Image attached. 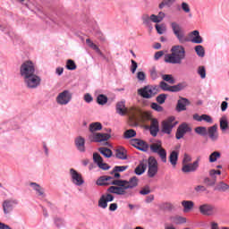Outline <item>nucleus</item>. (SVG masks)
<instances>
[{
    "label": "nucleus",
    "mask_w": 229,
    "mask_h": 229,
    "mask_svg": "<svg viewBox=\"0 0 229 229\" xmlns=\"http://www.w3.org/2000/svg\"><path fill=\"white\" fill-rule=\"evenodd\" d=\"M181 205L183 207L184 214L191 212V210L194 208V202H192V200H182Z\"/></svg>",
    "instance_id": "nucleus-29"
},
{
    "label": "nucleus",
    "mask_w": 229,
    "mask_h": 229,
    "mask_svg": "<svg viewBox=\"0 0 229 229\" xmlns=\"http://www.w3.org/2000/svg\"><path fill=\"white\" fill-rule=\"evenodd\" d=\"M54 223L57 228H60L65 225V221L63 218L60 217H55L54 218Z\"/></svg>",
    "instance_id": "nucleus-53"
},
{
    "label": "nucleus",
    "mask_w": 229,
    "mask_h": 229,
    "mask_svg": "<svg viewBox=\"0 0 229 229\" xmlns=\"http://www.w3.org/2000/svg\"><path fill=\"white\" fill-rule=\"evenodd\" d=\"M102 198H104V199L107 202L110 203V201L114 200V195L107 193L106 195H102Z\"/></svg>",
    "instance_id": "nucleus-64"
},
{
    "label": "nucleus",
    "mask_w": 229,
    "mask_h": 229,
    "mask_svg": "<svg viewBox=\"0 0 229 229\" xmlns=\"http://www.w3.org/2000/svg\"><path fill=\"white\" fill-rule=\"evenodd\" d=\"M148 167L147 172L148 178H155L156 174H158V161L154 157H150L148 159Z\"/></svg>",
    "instance_id": "nucleus-11"
},
{
    "label": "nucleus",
    "mask_w": 229,
    "mask_h": 229,
    "mask_svg": "<svg viewBox=\"0 0 229 229\" xmlns=\"http://www.w3.org/2000/svg\"><path fill=\"white\" fill-rule=\"evenodd\" d=\"M202 121H205L206 123H209L210 124H212V123H214V120L208 114H202Z\"/></svg>",
    "instance_id": "nucleus-62"
},
{
    "label": "nucleus",
    "mask_w": 229,
    "mask_h": 229,
    "mask_svg": "<svg viewBox=\"0 0 229 229\" xmlns=\"http://www.w3.org/2000/svg\"><path fill=\"white\" fill-rule=\"evenodd\" d=\"M161 210H168L169 212L174 210V204L171 202H163L159 205Z\"/></svg>",
    "instance_id": "nucleus-33"
},
{
    "label": "nucleus",
    "mask_w": 229,
    "mask_h": 229,
    "mask_svg": "<svg viewBox=\"0 0 229 229\" xmlns=\"http://www.w3.org/2000/svg\"><path fill=\"white\" fill-rule=\"evenodd\" d=\"M150 127L149 131L152 137H157L158 135V131H160V124L158 123V120L156 118H149Z\"/></svg>",
    "instance_id": "nucleus-19"
},
{
    "label": "nucleus",
    "mask_w": 229,
    "mask_h": 229,
    "mask_svg": "<svg viewBox=\"0 0 229 229\" xmlns=\"http://www.w3.org/2000/svg\"><path fill=\"white\" fill-rule=\"evenodd\" d=\"M208 129H207V127L199 126L195 128V133H197L198 135H201L202 137H205L206 135H208Z\"/></svg>",
    "instance_id": "nucleus-39"
},
{
    "label": "nucleus",
    "mask_w": 229,
    "mask_h": 229,
    "mask_svg": "<svg viewBox=\"0 0 229 229\" xmlns=\"http://www.w3.org/2000/svg\"><path fill=\"white\" fill-rule=\"evenodd\" d=\"M162 80H164V81H166L167 83H170V85H174V83H176L174 77H173V75L171 74H163Z\"/></svg>",
    "instance_id": "nucleus-40"
},
{
    "label": "nucleus",
    "mask_w": 229,
    "mask_h": 229,
    "mask_svg": "<svg viewBox=\"0 0 229 229\" xmlns=\"http://www.w3.org/2000/svg\"><path fill=\"white\" fill-rule=\"evenodd\" d=\"M216 174H218V175L221 174V171L220 170H214V169L209 171V176H211V179L214 180V178H216Z\"/></svg>",
    "instance_id": "nucleus-63"
},
{
    "label": "nucleus",
    "mask_w": 229,
    "mask_h": 229,
    "mask_svg": "<svg viewBox=\"0 0 229 229\" xmlns=\"http://www.w3.org/2000/svg\"><path fill=\"white\" fill-rule=\"evenodd\" d=\"M137 78L139 81H146V73L144 72H138Z\"/></svg>",
    "instance_id": "nucleus-60"
},
{
    "label": "nucleus",
    "mask_w": 229,
    "mask_h": 229,
    "mask_svg": "<svg viewBox=\"0 0 229 229\" xmlns=\"http://www.w3.org/2000/svg\"><path fill=\"white\" fill-rule=\"evenodd\" d=\"M36 73L37 69L35 68V63L31 61H25L20 66V76L22 78V80Z\"/></svg>",
    "instance_id": "nucleus-5"
},
{
    "label": "nucleus",
    "mask_w": 229,
    "mask_h": 229,
    "mask_svg": "<svg viewBox=\"0 0 229 229\" xmlns=\"http://www.w3.org/2000/svg\"><path fill=\"white\" fill-rule=\"evenodd\" d=\"M131 144L140 151H148V149H149L148 143L139 139L131 140Z\"/></svg>",
    "instance_id": "nucleus-18"
},
{
    "label": "nucleus",
    "mask_w": 229,
    "mask_h": 229,
    "mask_svg": "<svg viewBox=\"0 0 229 229\" xmlns=\"http://www.w3.org/2000/svg\"><path fill=\"white\" fill-rule=\"evenodd\" d=\"M98 151L101 153V155H103V157H106V158H110V157L113 155L112 150L105 147L99 148Z\"/></svg>",
    "instance_id": "nucleus-36"
},
{
    "label": "nucleus",
    "mask_w": 229,
    "mask_h": 229,
    "mask_svg": "<svg viewBox=\"0 0 229 229\" xmlns=\"http://www.w3.org/2000/svg\"><path fill=\"white\" fill-rule=\"evenodd\" d=\"M29 185L38 198H41V199H44V198H46V191L42 186H40V184L37 182H30Z\"/></svg>",
    "instance_id": "nucleus-17"
},
{
    "label": "nucleus",
    "mask_w": 229,
    "mask_h": 229,
    "mask_svg": "<svg viewBox=\"0 0 229 229\" xmlns=\"http://www.w3.org/2000/svg\"><path fill=\"white\" fill-rule=\"evenodd\" d=\"M165 99H167V95L160 94L157 97L156 101L159 103V105H164V103H165Z\"/></svg>",
    "instance_id": "nucleus-52"
},
{
    "label": "nucleus",
    "mask_w": 229,
    "mask_h": 229,
    "mask_svg": "<svg viewBox=\"0 0 229 229\" xmlns=\"http://www.w3.org/2000/svg\"><path fill=\"white\" fill-rule=\"evenodd\" d=\"M195 52L200 58L205 57V47L203 46L199 45L195 47Z\"/></svg>",
    "instance_id": "nucleus-41"
},
{
    "label": "nucleus",
    "mask_w": 229,
    "mask_h": 229,
    "mask_svg": "<svg viewBox=\"0 0 229 229\" xmlns=\"http://www.w3.org/2000/svg\"><path fill=\"white\" fill-rule=\"evenodd\" d=\"M150 106H151L152 110H155L156 112H164V107H162L157 103L154 102V103L151 104Z\"/></svg>",
    "instance_id": "nucleus-55"
},
{
    "label": "nucleus",
    "mask_w": 229,
    "mask_h": 229,
    "mask_svg": "<svg viewBox=\"0 0 229 229\" xmlns=\"http://www.w3.org/2000/svg\"><path fill=\"white\" fill-rule=\"evenodd\" d=\"M171 28L174 35H175L180 44H185V42H187V38H185V33L183 32L182 26H180L178 22L173 21L171 23Z\"/></svg>",
    "instance_id": "nucleus-10"
},
{
    "label": "nucleus",
    "mask_w": 229,
    "mask_h": 229,
    "mask_svg": "<svg viewBox=\"0 0 229 229\" xmlns=\"http://www.w3.org/2000/svg\"><path fill=\"white\" fill-rule=\"evenodd\" d=\"M178 156L179 153L176 150H174L169 155V162L173 167H176V164H178Z\"/></svg>",
    "instance_id": "nucleus-30"
},
{
    "label": "nucleus",
    "mask_w": 229,
    "mask_h": 229,
    "mask_svg": "<svg viewBox=\"0 0 229 229\" xmlns=\"http://www.w3.org/2000/svg\"><path fill=\"white\" fill-rule=\"evenodd\" d=\"M23 6L30 10V12H42V6L38 4V2L36 0H17Z\"/></svg>",
    "instance_id": "nucleus-15"
},
{
    "label": "nucleus",
    "mask_w": 229,
    "mask_h": 229,
    "mask_svg": "<svg viewBox=\"0 0 229 229\" xmlns=\"http://www.w3.org/2000/svg\"><path fill=\"white\" fill-rule=\"evenodd\" d=\"M217 158H221V153L215 151L209 156V162L214 163L217 161Z\"/></svg>",
    "instance_id": "nucleus-47"
},
{
    "label": "nucleus",
    "mask_w": 229,
    "mask_h": 229,
    "mask_svg": "<svg viewBox=\"0 0 229 229\" xmlns=\"http://www.w3.org/2000/svg\"><path fill=\"white\" fill-rule=\"evenodd\" d=\"M141 21L145 26H150L152 22L151 16L146 13L141 16Z\"/></svg>",
    "instance_id": "nucleus-44"
},
{
    "label": "nucleus",
    "mask_w": 229,
    "mask_h": 229,
    "mask_svg": "<svg viewBox=\"0 0 229 229\" xmlns=\"http://www.w3.org/2000/svg\"><path fill=\"white\" fill-rule=\"evenodd\" d=\"M70 176L72 183H73V185H76V187H81V185L85 183L83 175L78 173V171H76L74 168L70 169Z\"/></svg>",
    "instance_id": "nucleus-13"
},
{
    "label": "nucleus",
    "mask_w": 229,
    "mask_h": 229,
    "mask_svg": "<svg viewBox=\"0 0 229 229\" xmlns=\"http://www.w3.org/2000/svg\"><path fill=\"white\" fill-rule=\"evenodd\" d=\"M161 148H162V145L157 143H154L150 146V149L151 151H153V153H157Z\"/></svg>",
    "instance_id": "nucleus-58"
},
{
    "label": "nucleus",
    "mask_w": 229,
    "mask_h": 229,
    "mask_svg": "<svg viewBox=\"0 0 229 229\" xmlns=\"http://www.w3.org/2000/svg\"><path fill=\"white\" fill-rule=\"evenodd\" d=\"M189 162H192V157L189 154H184L182 158V165L189 164Z\"/></svg>",
    "instance_id": "nucleus-59"
},
{
    "label": "nucleus",
    "mask_w": 229,
    "mask_h": 229,
    "mask_svg": "<svg viewBox=\"0 0 229 229\" xmlns=\"http://www.w3.org/2000/svg\"><path fill=\"white\" fill-rule=\"evenodd\" d=\"M191 127H189V125L187 123H182L181 125H179L175 137L178 140H180V139H183V136L185 135V133H188V131H191Z\"/></svg>",
    "instance_id": "nucleus-21"
},
{
    "label": "nucleus",
    "mask_w": 229,
    "mask_h": 229,
    "mask_svg": "<svg viewBox=\"0 0 229 229\" xmlns=\"http://www.w3.org/2000/svg\"><path fill=\"white\" fill-rule=\"evenodd\" d=\"M135 135H137L135 130L131 129L124 131L123 137L124 139H131L132 137H135Z\"/></svg>",
    "instance_id": "nucleus-46"
},
{
    "label": "nucleus",
    "mask_w": 229,
    "mask_h": 229,
    "mask_svg": "<svg viewBox=\"0 0 229 229\" xmlns=\"http://www.w3.org/2000/svg\"><path fill=\"white\" fill-rule=\"evenodd\" d=\"M93 162L99 165L103 162V157L98 152L93 153Z\"/></svg>",
    "instance_id": "nucleus-48"
},
{
    "label": "nucleus",
    "mask_w": 229,
    "mask_h": 229,
    "mask_svg": "<svg viewBox=\"0 0 229 229\" xmlns=\"http://www.w3.org/2000/svg\"><path fill=\"white\" fill-rule=\"evenodd\" d=\"M170 219L174 225H183L187 223V218L180 216H172Z\"/></svg>",
    "instance_id": "nucleus-35"
},
{
    "label": "nucleus",
    "mask_w": 229,
    "mask_h": 229,
    "mask_svg": "<svg viewBox=\"0 0 229 229\" xmlns=\"http://www.w3.org/2000/svg\"><path fill=\"white\" fill-rule=\"evenodd\" d=\"M72 99V93H71L69 89H65L60 92L55 98V101L57 105H60L61 106H67L68 104L71 103Z\"/></svg>",
    "instance_id": "nucleus-7"
},
{
    "label": "nucleus",
    "mask_w": 229,
    "mask_h": 229,
    "mask_svg": "<svg viewBox=\"0 0 229 229\" xmlns=\"http://www.w3.org/2000/svg\"><path fill=\"white\" fill-rule=\"evenodd\" d=\"M197 74H199L201 80H205L207 78V68L205 66H199L197 68Z\"/></svg>",
    "instance_id": "nucleus-38"
},
{
    "label": "nucleus",
    "mask_w": 229,
    "mask_h": 229,
    "mask_svg": "<svg viewBox=\"0 0 229 229\" xmlns=\"http://www.w3.org/2000/svg\"><path fill=\"white\" fill-rule=\"evenodd\" d=\"M150 78L152 80H157L158 78V72H157V69L156 68H152L150 70Z\"/></svg>",
    "instance_id": "nucleus-61"
},
{
    "label": "nucleus",
    "mask_w": 229,
    "mask_h": 229,
    "mask_svg": "<svg viewBox=\"0 0 229 229\" xmlns=\"http://www.w3.org/2000/svg\"><path fill=\"white\" fill-rule=\"evenodd\" d=\"M74 143L76 149H78L80 153H85V151H87V148H85V138L79 136L75 138Z\"/></svg>",
    "instance_id": "nucleus-24"
},
{
    "label": "nucleus",
    "mask_w": 229,
    "mask_h": 229,
    "mask_svg": "<svg viewBox=\"0 0 229 229\" xmlns=\"http://www.w3.org/2000/svg\"><path fill=\"white\" fill-rule=\"evenodd\" d=\"M86 44L88 47H90V49H93V51H96V53H98V55H103V53L101 52V49H99V47L94 44V41L91 40L90 38L86 39Z\"/></svg>",
    "instance_id": "nucleus-31"
},
{
    "label": "nucleus",
    "mask_w": 229,
    "mask_h": 229,
    "mask_svg": "<svg viewBox=\"0 0 229 229\" xmlns=\"http://www.w3.org/2000/svg\"><path fill=\"white\" fill-rule=\"evenodd\" d=\"M199 167V159H197L193 163H186L182 165V173H195Z\"/></svg>",
    "instance_id": "nucleus-16"
},
{
    "label": "nucleus",
    "mask_w": 229,
    "mask_h": 229,
    "mask_svg": "<svg viewBox=\"0 0 229 229\" xmlns=\"http://www.w3.org/2000/svg\"><path fill=\"white\" fill-rule=\"evenodd\" d=\"M157 155L160 157L162 162H164V164H165V162H167V152L165 151V149L161 148L158 152Z\"/></svg>",
    "instance_id": "nucleus-45"
},
{
    "label": "nucleus",
    "mask_w": 229,
    "mask_h": 229,
    "mask_svg": "<svg viewBox=\"0 0 229 229\" xmlns=\"http://www.w3.org/2000/svg\"><path fill=\"white\" fill-rule=\"evenodd\" d=\"M98 207L99 208H106L108 207V202L105 199V197L101 196L98 199Z\"/></svg>",
    "instance_id": "nucleus-50"
},
{
    "label": "nucleus",
    "mask_w": 229,
    "mask_h": 229,
    "mask_svg": "<svg viewBox=\"0 0 229 229\" xmlns=\"http://www.w3.org/2000/svg\"><path fill=\"white\" fill-rule=\"evenodd\" d=\"M155 28L158 35H164V32L166 31L165 24H156Z\"/></svg>",
    "instance_id": "nucleus-49"
},
{
    "label": "nucleus",
    "mask_w": 229,
    "mask_h": 229,
    "mask_svg": "<svg viewBox=\"0 0 229 229\" xmlns=\"http://www.w3.org/2000/svg\"><path fill=\"white\" fill-rule=\"evenodd\" d=\"M186 52L185 47L182 45H175L172 47L170 54L165 55V64H173L174 65H181L182 62L185 59Z\"/></svg>",
    "instance_id": "nucleus-2"
},
{
    "label": "nucleus",
    "mask_w": 229,
    "mask_h": 229,
    "mask_svg": "<svg viewBox=\"0 0 229 229\" xmlns=\"http://www.w3.org/2000/svg\"><path fill=\"white\" fill-rule=\"evenodd\" d=\"M116 183H120V188H114V190L118 192V196H123V198H131V196H135L133 189L139 185V178H137V176H133L129 181L121 180L116 182Z\"/></svg>",
    "instance_id": "nucleus-1"
},
{
    "label": "nucleus",
    "mask_w": 229,
    "mask_h": 229,
    "mask_svg": "<svg viewBox=\"0 0 229 229\" xmlns=\"http://www.w3.org/2000/svg\"><path fill=\"white\" fill-rule=\"evenodd\" d=\"M22 80L26 89H29V90H35V89H38L42 83V78L37 75V73L25 77V79Z\"/></svg>",
    "instance_id": "nucleus-6"
},
{
    "label": "nucleus",
    "mask_w": 229,
    "mask_h": 229,
    "mask_svg": "<svg viewBox=\"0 0 229 229\" xmlns=\"http://www.w3.org/2000/svg\"><path fill=\"white\" fill-rule=\"evenodd\" d=\"M76 63H74L72 59L66 61V69H68V71H76Z\"/></svg>",
    "instance_id": "nucleus-43"
},
{
    "label": "nucleus",
    "mask_w": 229,
    "mask_h": 229,
    "mask_svg": "<svg viewBox=\"0 0 229 229\" xmlns=\"http://www.w3.org/2000/svg\"><path fill=\"white\" fill-rule=\"evenodd\" d=\"M160 88L157 85H147L143 88L138 89V96L143 98V99H151L158 94Z\"/></svg>",
    "instance_id": "nucleus-4"
},
{
    "label": "nucleus",
    "mask_w": 229,
    "mask_h": 229,
    "mask_svg": "<svg viewBox=\"0 0 229 229\" xmlns=\"http://www.w3.org/2000/svg\"><path fill=\"white\" fill-rule=\"evenodd\" d=\"M176 124H178V122H176L174 116H170L166 120L162 122L161 131L163 133H165L166 135H171L173 128H174Z\"/></svg>",
    "instance_id": "nucleus-8"
},
{
    "label": "nucleus",
    "mask_w": 229,
    "mask_h": 229,
    "mask_svg": "<svg viewBox=\"0 0 229 229\" xmlns=\"http://www.w3.org/2000/svg\"><path fill=\"white\" fill-rule=\"evenodd\" d=\"M216 181H217V178L210 179L208 177H206L204 179V183H206V185H208L209 187H214V185H216Z\"/></svg>",
    "instance_id": "nucleus-51"
},
{
    "label": "nucleus",
    "mask_w": 229,
    "mask_h": 229,
    "mask_svg": "<svg viewBox=\"0 0 229 229\" xmlns=\"http://www.w3.org/2000/svg\"><path fill=\"white\" fill-rule=\"evenodd\" d=\"M162 90L167 92H180V90H183L187 87L185 82L179 83L177 85L169 86L165 81H161L158 86Z\"/></svg>",
    "instance_id": "nucleus-12"
},
{
    "label": "nucleus",
    "mask_w": 229,
    "mask_h": 229,
    "mask_svg": "<svg viewBox=\"0 0 229 229\" xmlns=\"http://www.w3.org/2000/svg\"><path fill=\"white\" fill-rule=\"evenodd\" d=\"M189 37L192 44H203V38L199 35V30L190 32Z\"/></svg>",
    "instance_id": "nucleus-23"
},
{
    "label": "nucleus",
    "mask_w": 229,
    "mask_h": 229,
    "mask_svg": "<svg viewBox=\"0 0 229 229\" xmlns=\"http://www.w3.org/2000/svg\"><path fill=\"white\" fill-rule=\"evenodd\" d=\"M116 114L122 116H124L126 114H128V108L126 107L125 101H120L116 103Z\"/></svg>",
    "instance_id": "nucleus-25"
},
{
    "label": "nucleus",
    "mask_w": 229,
    "mask_h": 229,
    "mask_svg": "<svg viewBox=\"0 0 229 229\" xmlns=\"http://www.w3.org/2000/svg\"><path fill=\"white\" fill-rule=\"evenodd\" d=\"M97 102L98 105H106V103H108V98L103 94H100L97 98Z\"/></svg>",
    "instance_id": "nucleus-42"
},
{
    "label": "nucleus",
    "mask_w": 229,
    "mask_h": 229,
    "mask_svg": "<svg viewBox=\"0 0 229 229\" xmlns=\"http://www.w3.org/2000/svg\"><path fill=\"white\" fill-rule=\"evenodd\" d=\"M176 0H164L160 4L159 8L162 10L164 6H172V4L174 3Z\"/></svg>",
    "instance_id": "nucleus-54"
},
{
    "label": "nucleus",
    "mask_w": 229,
    "mask_h": 229,
    "mask_svg": "<svg viewBox=\"0 0 229 229\" xmlns=\"http://www.w3.org/2000/svg\"><path fill=\"white\" fill-rule=\"evenodd\" d=\"M208 135L212 142L219 140V132L217 131V124L212 125L208 128Z\"/></svg>",
    "instance_id": "nucleus-20"
},
{
    "label": "nucleus",
    "mask_w": 229,
    "mask_h": 229,
    "mask_svg": "<svg viewBox=\"0 0 229 229\" xmlns=\"http://www.w3.org/2000/svg\"><path fill=\"white\" fill-rule=\"evenodd\" d=\"M181 8L182 11H184L185 13H191V6L189 4L182 2L181 4Z\"/></svg>",
    "instance_id": "nucleus-56"
},
{
    "label": "nucleus",
    "mask_w": 229,
    "mask_h": 229,
    "mask_svg": "<svg viewBox=\"0 0 229 229\" xmlns=\"http://www.w3.org/2000/svg\"><path fill=\"white\" fill-rule=\"evenodd\" d=\"M126 153L127 151L123 148L116 149V158H120V160H126V158H128Z\"/></svg>",
    "instance_id": "nucleus-32"
},
{
    "label": "nucleus",
    "mask_w": 229,
    "mask_h": 229,
    "mask_svg": "<svg viewBox=\"0 0 229 229\" xmlns=\"http://www.w3.org/2000/svg\"><path fill=\"white\" fill-rule=\"evenodd\" d=\"M128 169V165H116L114 167L113 171L111 172V174H114V178H121V174L119 173H124Z\"/></svg>",
    "instance_id": "nucleus-27"
},
{
    "label": "nucleus",
    "mask_w": 229,
    "mask_h": 229,
    "mask_svg": "<svg viewBox=\"0 0 229 229\" xmlns=\"http://www.w3.org/2000/svg\"><path fill=\"white\" fill-rule=\"evenodd\" d=\"M16 205H19V200L17 199H6L2 202V209L4 215L10 216L13 212Z\"/></svg>",
    "instance_id": "nucleus-9"
},
{
    "label": "nucleus",
    "mask_w": 229,
    "mask_h": 229,
    "mask_svg": "<svg viewBox=\"0 0 229 229\" xmlns=\"http://www.w3.org/2000/svg\"><path fill=\"white\" fill-rule=\"evenodd\" d=\"M229 185L225 182H220L215 188V191H220L221 192H226L228 191Z\"/></svg>",
    "instance_id": "nucleus-37"
},
{
    "label": "nucleus",
    "mask_w": 229,
    "mask_h": 229,
    "mask_svg": "<svg viewBox=\"0 0 229 229\" xmlns=\"http://www.w3.org/2000/svg\"><path fill=\"white\" fill-rule=\"evenodd\" d=\"M103 125H101V123H93L89 125V131L90 134L89 135V140L90 142H106L108 139H110V134L108 133H101V132H96L99 131V130H102Z\"/></svg>",
    "instance_id": "nucleus-3"
},
{
    "label": "nucleus",
    "mask_w": 229,
    "mask_h": 229,
    "mask_svg": "<svg viewBox=\"0 0 229 229\" xmlns=\"http://www.w3.org/2000/svg\"><path fill=\"white\" fill-rule=\"evenodd\" d=\"M220 130H222L223 133L228 130V118H226V116L220 118Z\"/></svg>",
    "instance_id": "nucleus-34"
},
{
    "label": "nucleus",
    "mask_w": 229,
    "mask_h": 229,
    "mask_svg": "<svg viewBox=\"0 0 229 229\" xmlns=\"http://www.w3.org/2000/svg\"><path fill=\"white\" fill-rule=\"evenodd\" d=\"M199 210L202 216H214V206L210 204H203L199 207Z\"/></svg>",
    "instance_id": "nucleus-22"
},
{
    "label": "nucleus",
    "mask_w": 229,
    "mask_h": 229,
    "mask_svg": "<svg viewBox=\"0 0 229 229\" xmlns=\"http://www.w3.org/2000/svg\"><path fill=\"white\" fill-rule=\"evenodd\" d=\"M106 185H114V186H110L108 189H107V192H110V194H116L117 196H119V192H117V190H114V189H119L121 185V183H118L117 182H121V180H117L115 179L114 176H108V175H106Z\"/></svg>",
    "instance_id": "nucleus-14"
},
{
    "label": "nucleus",
    "mask_w": 229,
    "mask_h": 229,
    "mask_svg": "<svg viewBox=\"0 0 229 229\" xmlns=\"http://www.w3.org/2000/svg\"><path fill=\"white\" fill-rule=\"evenodd\" d=\"M106 175H103L97 180V185H106Z\"/></svg>",
    "instance_id": "nucleus-57"
},
{
    "label": "nucleus",
    "mask_w": 229,
    "mask_h": 229,
    "mask_svg": "<svg viewBox=\"0 0 229 229\" xmlns=\"http://www.w3.org/2000/svg\"><path fill=\"white\" fill-rule=\"evenodd\" d=\"M146 169H148V161L143 160L140 162L139 165L135 168L134 173L135 174H138V176H140V174L146 173Z\"/></svg>",
    "instance_id": "nucleus-26"
},
{
    "label": "nucleus",
    "mask_w": 229,
    "mask_h": 229,
    "mask_svg": "<svg viewBox=\"0 0 229 229\" xmlns=\"http://www.w3.org/2000/svg\"><path fill=\"white\" fill-rule=\"evenodd\" d=\"M188 105H189V99L187 98L179 99L176 106L177 112H183V110H187Z\"/></svg>",
    "instance_id": "nucleus-28"
}]
</instances>
